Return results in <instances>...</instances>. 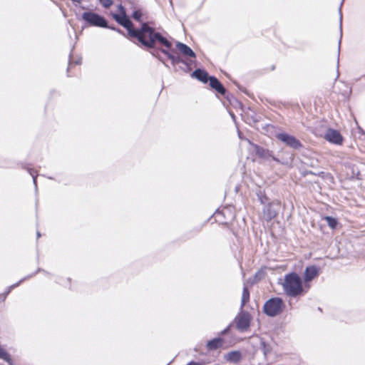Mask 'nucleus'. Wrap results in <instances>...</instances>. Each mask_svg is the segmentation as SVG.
<instances>
[{
    "label": "nucleus",
    "instance_id": "nucleus-10",
    "mask_svg": "<svg viewBox=\"0 0 365 365\" xmlns=\"http://www.w3.org/2000/svg\"><path fill=\"white\" fill-rule=\"evenodd\" d=\"M319 274L318 269L314 266L307 267L304 272V282H308L312 280Z\"/></svg>",
    "mask_w": 365,
    "mask_h": 365
},
{
    "label": "nucleus",
    "instance_id": "nucleus-14",
    "mask_svg": "<svg viewBox=\"0 0 365 365\" xmlns=\"http://www.w3.org/2000/svg\"><path fill=\"white\" fill-rule=\"evenodd\" d=\"M223 344V339L220 337L213 339L207 344V347L210 350H215L221 347Z\"/></svg>",
    "mask_w": 365,
    "mask_h": 365
},
{
    "label": "nucleus",
    "instance_id": "nucleus-21",
    "mask_svg": "<svg viewBox=\"0 0 365 365\" xmlns=\"http://www.w3.org/2000/svg\"><path fill=\"white\" fill-rule=\"evenodd\" d=\"M99 2L105 8H109L113 4L112 0H99Z\"/></svg>",
    "mask_w": 365,
    "mask_h": 365
},
{
    "label": "nucleus",
    "instance_id": "nucleus-16",
    "mask_svg": "<svg viewBox=\"0 0 365 365\" xmlns=\"http://www.w3.org/2000/svg\"><path fill=\"white\" fill-rule=\"evenodd\" d=\"M250 299V292L247 287H244L243 292H242V304L241 307H244L245 304L249 301Z\"/></svg>",
    "mask_w": 365,
    "mask_h": 365
},
{
    "label": "nucleus",
    "instance_id": "nucleus-24",
    "mask_svg": "<svg viewBox=\"0 0 365 365\" xmlns=\"http://www.w3.org/2000/svg\"><path fill=\"white\" fill-rule=\"evenodd\" d=\"M119 10H120V11L121 12L122 14H125V9H124V7L122 5L119 6Z\"/></svg>",
    "mask_w": 365,
    "mask_h": 365
},
{
    "label": "nucleus",
    "instance_id": "nucleus-17",
    "mask_svg": "<svg viewBox=\"0 0 365 365\" xmlns=\"http://www.w3.org/2000/svg\"><path fill=\"white\" fill-rule=\"evenodd\" d=\"M339 28H340V38H339V47H338V60L339 59V50H340V44H341V37H342V14H341V7L339 8Z\"/></svg>",
    "mask_w": 365,
    "mask_h": 365
},
{
    "label": "nucleus",
    "instance_id": "nucleus-4",
    "mask_svg": "<svg viewBox=\"0 0 365 365\" xmlns=\"http://www.w3.org/2000/svg\"><path fill=\"white\" fill-rule=\"evenodd\" d=\"M113 17L120 25L128 30V34L130 36L135 37L139 40L142 35L141 28L140 29H134L132 21L128 19L125 14L122 15L114 14Z\"/></svg>",
    "mask_w": 365,
    "mask_h": 365
},
{
    "label": "nucleus",
    "instance_id": "nucleus-2",
    "mask_svg": "<svg viewBox=\"0 0 365 365\" xmlns=\"http://www.w3.org/2000/svg\"><path fill=\"white\" fill-rule=\"evenodd\" d=\"M282 286L285 294L289 297H295L304 292L302 280L295 272H292L284 276Z\"/></svg>",
    "mask_w": 365,
    "mask_h": 365
},
{
    "label": "nucleus",
    "instance_id": "nucleus-8",
    "mask_svg": "<svg viewBox=\"0 0 365 365\" xmlns=\"http://www.w3.org/2000/svg\"><path fill=\"white\" fill-rule=\"evenodd\" d=\"M324 138L329 142L336 144L341 145L343 143V137L336 130L329 128L326 131Z\"/></svg>",
    "mask_w": 365,
    "mask_h": 365
},
{
    "label": "nucleus",
    "instance_id": "nucleus-5",
    "mask_svg": "<svg viewBox=\"0 0 365 365\" xmlns=\"http://www.w3.org/2000/svg\"><path fill=\"white\" fill-rule=\"evenodd\" d=\"M82 19L91 26L111 29V27L108 26L106 20L96 13L91 11L84 12L82 14ZM112 29H114L112 28Z\"/></svg>",
    "mask_w": 365,
    "mask_h": 365
},
{
    "label": "nucleus",
    "instance_id": "nucleus-26",
    "mask_svg": "<svg viewBox=\"0 0 365 365\" xmlns=\"http://www.w3.org/2000/svg\"><path fill=\"white\" fill-rule=\"evenodd\" d=\"M187 365H199V364L197 362L191 361Z\"/></svg>",
    "mask_w": 365,
    "mask_h": 365
},
{
    "label": "nucleus",
    "instance_id": "nucleus-22",
    "mask_svg": "<svg viewBox=\"0 0 365 365\" xmlns=\"http://www.w3.org/2000/svg\"><path fill=\"white\" fill-rule=\"evenodd\" d=\"M162 51H163L165 54H166V55L168 56V58H169L170 59H171L173 62H175V61H176V59H175V58L173 56H172V55L169 54V53H168L166 51H165V50H163Z\"/></svg>",
    "mask_w": 365,
    "mask_h": 365
},
{
    "label": "nucleus",
    "instance_id": "nucleus-28",
    "mask_svg": "<svg viewBox=\"0 0 365 365\" xmlns=\"http://www.w3.org/2000/svg\"><path fill=\"white\" fill-rule=\"evenodd\" d=\"M18 284H19V283H18L17 284H14V286H12V287H16V286H17Z\"/></svg>",
    "mask_w": 365,
    "mask_h": 365
},
{
    "label": "nucleus",
    "instance_id": "nucleus-25",
    "mask_svg": "<svg viewBox=\"0 0 365 365\" xmlns=\"http://www.w3.org/2000/svg\"><path fill=\"white\" fill-rule=\"evenodd\" d=\"M228 329H229V327L226 328L225 329H224V330L222 331V333H221V334H225L227 332Z\"/></svg>",
    "mask_w": 365,
    "mask_h": 365
},
{
    "label": "nucleus",
    "instance_id": "nucleus-27",
    "mask_svg": "<svg viewBox=\"0 0 365 365\" xmlns=\"http://www.w3.org/2000/svg\"><path fill=\"white\" fill-rule=\"evenodd\" d=\"M36 235H37V237H41V234H40V232H37Z\"/></svg>",
    "mask_w": 365,
    "mask_h": 365
},
{
    "label": "nucleus",
    "instance_id": "nucleus-1",
    "mask_svg": "<svg viewBox=\"0 0 365 365\" xmlns=\"http://www.w3.org/2000/svg\"><path fill=\"white\" fill-rule=\"evenodd\" d=\"M142 35L138 41L145 47L154 48L156 41L169 48L171 47V43L160 33L155 32L154 29L150 27L146 23L141 26Z\"/></svg>",
    "mask_w": 365,
    "mask_h": 365
},
{
    "label": "nucleus",
    "instance_id": "nucleus-11",
    "mask_svg": "<svg viewBox=\"0 0 365 365\" xmlns=\"http://www.w3.org/2000/svg\"><path fill=\"white\" fill-rule=\"evenodd\" d=\"M176 48L183 56H187L192 58L195 57V53H194V51L185 43L177 42Z\"/></svg>",
    "mask_w": 365,
    "mask_h": 365
},
{
    "label": "nucleus",
    "instance_id": "nucleus-18",
    "mask_svg": "<svg viewBox=\"0 0 365 365\" xmlns=\"http://www.w3.org/2000/svg\"><path fill=\"white\" fill-rule=\"evenodd\" d=\"M325 220L327 221L328 225L331 227V228H335L336 225H337V220L332 217H330V216H327L325 217Z\"/></svg>",
    "mask_w": 365,
    "mask_h": 365
},
{
    "label": "nucleus",
    "instance_id": "nucleus-15",
    "mask_svg": "<svg viewBox=\"0 0 365 365\" xmlns=\"http://www.w3.org/2000/svg\"><path fill=\"white\" fill-rule=\"evenodd\" d=\"M242 357L241 352L239 351H231L227 354V359L228 361H232L234 363H237L240 361Z\"/></svg>",
    "mask_w": 365,
    "mask_h": 365
},
{
    "label": "nucleus",
    "instance_id": "nucleus-19",
    "mask_svg": "<svg viewBox=\"0 0 365 365\" xmlns=\"http://www.w3.org/2000/svg\"><path fill=\"white\" fill-rule=\"evenodd\" d=\"M0 359H4L7 362H10L11 359L9 354L0 346Z\"/></svg>",
    "mask_w": 365,
    "mask_h": 365
},
{
    "label": "nucleus",
    "instance_id": "nucleus-20",
    "mask_svg": "<svg viewBox=\"0 0 365 365\" xmlns=\"http://www.w3.org/2000/svg\"><path fill=\"white\" fill-rule=\"evenodd\" d=\"M141 16H142V12L140 11V10H135L133 11V18L135 20L140 21Z\"/></svg>",
    "mask_w": 365,
    "mask_h": 365
},
{
    "label": "nucleus",
    "instance_id": "nucleus-3",
    "mask_svg": "<svg viewBox=\"0 0 365 365\" xmlns=\"http://www.w3.org/2000/svg\"><path fill=\"white\" fill-rule=\"evenodd\" d=\"M284 303L279 297H273L267 300L263 307L264 312L269 317L279 315L283 311Z\"/></svg>",
    "mask_w": 365,
    "mask_h": 365
},
{
    "label": "nucleus",
    "instance_id": "nucleus-12",
    "mask_svg": "<svg viewBox=\"0 0 365 365\" xmlns=\"http://www.w3.org/2000/svg\"><path fill=\"white\" fill-rule=\"evenodd\" d=\"M210 86L215 89L220 94L224 95L226 92L225 88L222 85V83L218 81V79L214 76H210L209 78Z\"/></svg>",
    "mask_w": 365,
    "mask_h": 365
},
{
    "label": "nucleus",
    "instance_id": "nucleus-23",
    "mask_svg": "<svg viewBox=\"0 0 365 365\" xmlns=\"http://www.w3.org/2000/svg\"><path fill=\"white\" fill-rule=\"evenodd\" d=\"M29 173L33 177L34 183L36 186V175H34V174L29 170Z\"/></svg>",
    "mask_w": 365,
    "mask_h": 365
},
{
    "label": "nucleus",
    "instance_id": "nucleus-9",
    "mask_svg": "<svg viewBox=\"0 0 365 365\" xmlns=\"http://www.w3.org/2000/svg\"><path fill=\"white\" fill-rule=\"evenodd\" d=\"M253 147L255 149V152L258 157L264 158V160H267L272 158L273 160L276 161L278 163H283L277 158H275L273 155L272 152L269 150L268 149H264L257 145H253Z\"/></svg>",
    "mask_w": 365,
    "mask_h": 365
},
{
    "label": "nucleus",
    "instance_id": "nucleus-6",
    "mask_svg": "<svg viewBox=\"0 0 365 365\" xmlns=\"http://www.w3.org/2000/svg\"><path fill=\"white\" fill-rule=\"evenodd\" d=\"M278 140L293 149H299L302 145L294 136L285 133H280L276 135Z\"/></svg>",
    "mask_w": 365,
    "mask_h": 365
},
{
    "label": "nucleus",
    "instance_id": "nucleus-7",
    "mask_svg": "<svg viewBox=\"0 0 365 365\" xmlns=\"http://www.w3.org/2000/svg\"><path fill=\"white\" fill-rule=\"evenodd\" d=\"M235 323L237 329L244 331L250 327V317L247 313L242 312L236 317Z\"/></svg>",
    "mask_w": 365,
    "mask_h": 365
},
{
    "label": "nucleus",
    "instance_id": "nucleus-13",
    "mask_svg": "<svg viewBox=\"0 0 365 365\" xmlns=\"http://www.w3.org/2000/svg\"><path fill=\"white\" fill-rule=\"evenodd\" d=\"M192 76L197 78L199 81L203 83H207L210 77L208 76V73L206 71H202L200 68H197L195 71H194L193 73H192Z\"/></svg>",
    "mask_w": 365,
    "mask_h": 365
}]
</instances>
